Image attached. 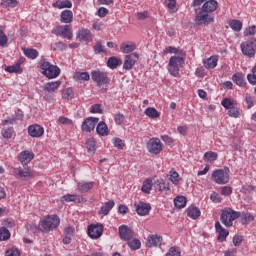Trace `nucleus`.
<instances>
[{"label": "nucleus", "instance_id": "f257e3e1", "mask_svg": "<svg viewBox=\"0 0 256 256\" xmlns=\"http://www.w3.org/2000/svg\"><path fill=\"white\" fill-rule=\"evenodd\" d=\"M241 217V212H237L231 208H225L220 215V221L225 227H233V221Z\"/></svg>", "mask_w": 256, "mask_h": 256}, {"label": "nucleus", "instance_id": "f03ea898", "mask_svg": "<svg viewBox=\"0 0 256 256\" xmlns=\"http://www.w3.org/2000/svg\"><path fill=\"white\" fill-rule=\"evenodd\" d=\"M61 223V219L59 216L52 215L44 218L39 226V229L43 231V233H49V231H53V229H57L59 224Z\"/></svg>", "mask_w": 256, "mask_h": 256}, {"label": "nucleus", "instance_id": "7ed1b4c3", "mask_svg": "<svg viewBox=\"0 0 256 256\" xmlns=\"http://www.w3.org/2000/svg\"><path fill=\"white\" fill-rule=\"evenodd\" d=\"M40 69L42 75H44L48 79H57V77L61 75V69L47 61L41 63Z\"/></svg>", "mask_w": 256, "mask_h": 256}, {"label": "nucleus", "instance_id": "20e7f679", "mask_svg": "<svg viewBox=\"0 0 256 256\" xmlns=\"http://www.w3.org/2000/svg\"><path fill=\"white\" fill-rule=\"evenodd\" d=\"M183 65H185L183 56H172L168 63V71L170 75H172V77H177Z\"/></svg>", "mask_w": 256, "mask_h": 256}, {"label": "nucleus", "instance_id": "39448f33", "mask_svg": "<svg viewBox=\"0 0 256 256\" xmlns=\"http://www.w3.org/2000/svg\"><path fill=\"white\" fill-rule=\"evenodd\" d=\"M211 179L217 185H227L229 183V167L214 170L211 174Z\"/></svg>", "mask_w": 256, "mask_h": 256}, {"label": "nucleus", "instance_id": "423d86ee", "mask_svg": "<svg viewBox=\"0 0 256 256\" xmlns=\"http://www.w3.org/2000/svg\"><path fill=\"white\" fill-rule=\"evenodd\" d=\"M243 55L253 59L256 54V38H251L245 42H242L240 45Z\"/></svg>", "mask_w": 256, "mask_h": 256}, {"label": "nucleus", "instance_id": "0eeeda50", "mask_svg": "<svg viewBox=\"0 0 256 256\" xmlns=\"http://www.w3.org/2000/svg\"><path fill=\"white\" fill-rule=\"evenodd\" d=\"M13 173L14 177H16V179H21V181H29V179L35 177V173H33L27 166L14 168Z\"/></svg>", "mask_w": 256, "mask_h": 256}, {"label": "nucleus", "instance_id": "6e6552de", "mask_svg": "<svg viewBox=\"0 0 256 256\" xmlns=\"http://www.w3.org/2000/svg\"><path fill=\"white\" fill-rule=\"evenodd\" d=\"M53 35H58L63 37L64 39H68L71 41L73 39V30L71 29V25H59L53 28L52 30Z\"/></svg>", "mask_w": 256, "mask_h": 256}, {"label": "nucleus", "instance_id": "1a4fd4ad", "mask_svg": "<svg viewBox=\"0 0 256 256\" xmlns=\"http://www.w3.org/2000/svg\"><path fill=\"white\" fill-rule=\"evenodd\" d=\"M195 21L197 25H209L215 21V17L209 14V12H205V10L201 9L197 12Z\"/></svg>", "mask_w": 256, "mask_h": 256}, {"label": "nucleus", "instance_id": "9d476101", "mask_svg": "<svg viewBox=\"0 0 256 256\" xmlns=\"http://www.w3.org/2000/svg\"><path fill=\"white\" fill-rule=\"evenodd\" d=\"M147 150L152 155H159L163 151V143L159 138H151L147 143Z\"/></svg>", "mask_w": 256, "mask_h": 256}, {"label": "nucleus", "instance_id": "9b49d317", "mask_svg": "<svg viewBox=\"0 0 256 256\" xmlns=\"http://www.w3.org/2000/svg\"><path fill=\"white\" fill-rule=\"evenodd\" d=\"M92 80L97 83L98 87H102V85H107L109 83V77L105 72L96 70L91 73Z\"/></svg>", "mask_w": 256, "mask_h": 256}, {"label": "nucleus", "instance_id": "f8f14e48", "mask_svg": "<svg viewBox=\"0 0 256 256\" xmlns=\"http://www.w3.org/2000/svg\"><path fill=\"white\" fill-rule=\"evenodd\" d=\"M99 123V118L97 117H88L86 118L82 125L81 129L82 131H85V133H91V131H95V127Z\"/></svg>", "mask_w": 256, "mask_h": 256}, {"label": "nucleus", "instance_id": "ddd939ff", "mask_svg": "<svg viewBox=\"0 0 256 256\" xmlns=\"http://www.w3.org/2000/svg\"><path fill=\"white\" fill-rule=\"evenodd\" d=\"M59 87H61V81H54V82H48L44 85V99L46 101H49V95H53V93H57L59 90Z\"/></svg>", "mask_w": 256, "mask_h": 256}, {"label": "nucleus", "instance_id": "4468645a", "mask_svg": "<svg viewBox=\"0 0 256 256\" xmlns=\"http://www.w3.org/2000/svg\"><path fill=\"white\" fill-rule=\"evenodd\" d=\"M119 237L122 241H131L135 237V231L129 226L121 225L119 227Z\"/></svg>", "mask_w": 256, "mask_h": 256}, {"label": "nucleus", "instance_id": "2eb2a0df", "mask_svg": "<svg viewBox=\"0 0 256 256\" xmlns=\"http://www.w3.org/2000/svg\"><path fill=\"white\" fill-rule=\"evenodd\" d=\"M137 61H139V54L131 53L130 55H126L124 58L123 69L126 71H131V69L135 67Z\"/></svg>", "mask_w": 256, "mask_h": 256}, {"label": "nucleus", "instance_id": "dca6fc26", "mask_svg": "<svg viewBox=\"0 0 256 256\" xmlns=\"http://www.w3.org/2000/svg\"><path fill=\"white\" fill-rule=\"evenodd\" d=\"M88 235L91 237V239H99V237L103 235V226L101 224L89 226Z\"/></svg>", "mask_w": 256, "mask_h": 256}, {"label": "nucleus", "instance_id": "f3484780", "mask_svg": "<svg viewBox=\"0 0 256 256\" xmlns=\"http://www.w3.org/2000/svg\"><path fill=\"white\" fill-rule=\"evenodd\" d=\"M134 207H136V212L141 217L149 215V211H151V204H147L145 202H135Z\"/></svg>", "mask_w": 256, "mask_h": 256}, {"label": "nucleus", "instance_id": "a211bd4d", "mask_svg": "<svg viewBox=\"0 0 256 256\" xmlns=\"http://www.w3.org/2000/svg\"><path fill=\"white\" fill-rule=\"evenodd\" d=\"M28 133L30 137H35L39 139V137H43V133H45V129L40 125L34 124L28 127Z\"/></svg>", "mask_w": 256, "mask_h": 256}, {"label": "nucleus", "instance_id": "6ab92c4d", "mask_svg": "<svg viewBox=\"0 0 256 256\" xmlns=\"http://www.w3.org/2000/svg\"><path fill=\"white\" fill-rule=\"evenodd\" d=\"M77 39H79V41H85L86 43L91 41V39H93V35L91 34V30L87 29V28H81L78 30L77 34H76Z\"/></svg>", "mask_w": 256, "mask_h": 256}, {"label": "nucleus", "instance_id": "aec40b11", "mask_svg": "<svg viewBox=\"0 0 256 256\" xmlns=\"http://www.w3.org/2000/svg\"><path fill=\"white\" fill-rule=\"evenodd\" d=\"M35 158V154L31 151H22L18 155V161L22 163V165H27V163H31L33 159Z\"/></svg>", "mask_w": 256, "mask_h": 256}, {"label": "nucleus", "instance_id": "412c9836", "mask_svg": "<svg viewBox=\"0 0 256 256\" xmlns=\"http://www.w3.org/2000/svg\"><path fill=\"white\" fill-rule=\"evenodd\" d=\"M215 229L218 232V241L221 243H223V241H227V237H229V230L223 228L219 222L215 223Z\"/></svg>", "mask_w": 256, "mask_h": 256}, {"label": "nucleus", "instance_id": "4be33fe9", "mask_svg": "<svg viewBox=\"0 0 256 256\" xmlns=\"http://www.w3.org/2000/svg\"><path fill=\"white\" fill-rule=\"evenodd\" d=\"M162 242H163V237L155 234V235L148 236L146 245L147 247H159V245H161Z\"/></svg>", "mask_w": 256, "mask_h": 256}, {"label": "nucleus", "instance_id": "5701e85b", "mask_svg": "<svg viewBox=\"0 0 256 256\" xmlns=\"http://www.w3.org/2000/svg\"><path fill=\"white\" fill-rule=\"evenodd\" d=\"M219 7V3H217L216 0H208L202 5V10L206 13H214V11H217V8Z\"/></svg>", "mask_w": 256, "mask_h": 256}, {"label": "nucleus", "instance_id": "b1692460", "mask_svg": "<svg viewBox=\"0 0 256 256\" xmlns=\"http://www.w3.org/2000/svg\"><path fill=\"white\" fill-rule=\"evenodd\" d=\"M154 189L156 191H169V183L163 179H158L153 183Z\"/></svg>", "mask_w": 256, "mask_h": 256}, {"label": "nucleus", "instance_id": "393cba45", "mask_svg": "<svg viewBox=\"0 0 256 256\" xmlns=\"http://www.w3.org/2000/svg\"><path fill=\"white\" fill-rule=\"evenodd\" d=\"M60 21L61 23H73V11L71 10H64L61 12L60 15Z\"/></svg>", "mask_w": 256, "mask_h": 256}, {"label": "nucleus", "instance_id": "a878e982", "mask_svg": "<svg viewBox=\"0 0 256 256\" xmlns=\"http://www.w3.org/2000/svg\"><path fill=\"white\" fill-rule=\"evenodd\" d=\"M96 133H98L100 137H107V135H109V127L105 122H99L96 126Z\"/></svg>", "mask_w": 256, "mask_h": 256}, {"label": "nucleus", "instance_id": "bb28decb", "mask_svg": "<svg viewBox=\"0 0 256 256\" xmlns=\"http://www.w3.org/2000/svg\"><path fill=\"white\" fill-rule=\"evenodd\" d=\"M73 79L74 81H77V83H83L84 81H89L91 76L88 74V72H75Z\"/></svg>", "mask_w": 256, "mask_h": 256}, {"label": "nucleus", "instance_id": "cd10ccee", "mask_svg": "<svg viewBox=\"0 0 256 256\" xmlns=\"http://www.w3.org/2000/svg\"><path fill=\"white\" fill-rule=\"evenodd\" d=\"M136 49L135 43L133 42H124L120 45V51L121 53H133V51Z\"/></svg>", "mask_w": 256, "mask_h": 256}, {"label": "nucleus", "instance_id": "c85d7f7f", "mask_svg": "<svg viewBox=\"0 0 256 256\" xmlns=\"http://www.w3.org/2000/svg\"><path fill=\"white\" fill-rule=\"evenodd\" d=\"M122 64L123 61L115 56L110 57L107 61V67H109V69H117V67H121Z\"/></svg>", "mask_w": 256, "mask_h": 256}, {"label": "nucleus", "instance_id": "c756f323", "mask_svg": "<svg viewBox=\"0 0 256 256\" xmlns=\"http://www.w3.org/2000/svg\"><path fill=\"white\" fill-rule=\"evenodd\" d=\"M186 213L191 219H199V217H201V210L195 206L188 207Z\"/></svg>", "mask_w": 256, "mask_h": 256}, {"label": "nucleus", "instance_id": "7c9ffc66", "mask_svg": "<svg viewBox=\"0 0 256 256\" xmlns=\"http://www.w3.org/2000/svg\"><path fill=\"white\" fill-rule=\"evenodd\" d=\"M93 182H78L77 189L81 193H87L88 191H91V188L93 187Z\"/></svg>", "mask_w": 256, "mask_h": 256}, {"label": "nucleus", "instance_id": "2f4dec72", "mask_svg": "<svg viewBox=\"0 0 256 256\" xmlns=\"http://www.w3.org/2000/svg\"><path fill=\"white\" fill-rule=\"evenodd\" d=\"M60 201H65L66 203H75L77 201V203H81V198L77 194H66L60 198Z\"/></svg>", "mask_w": 256, "mask_h": 256}, {"label": "nucleus", "instance_id": "473e14b6", "mask_svg": "<svg viewBox=\"0 0 256 256\" xmlns=\"http://www.w3.org/2000/svg\"><path fill=\"white\" fill-rule=\"evenodd\" d=\"M115 207V202L113 200H110L104 204V206L101 207V210L99 211V215H109V211Z\"/></svg>", "mask_w": 256, "mask_h": 256}, {"label": "nucleus", "instance_id": "72a5a7b5", "mask_svg": "<svg viewBox=\"0 0 256 256\" xmlns=\"http://www.w3.org/2000/svg\"><path fill=\"white\" fill-rule=\"evenodd\" d=\"M86 148L90 155H95V151L97 149V142L94 138H89L88 140H86Z\"/></svg>", "mask_w": 256, "mask_h": 256}, {"label": "nucleus", "instance_id": "f704fd0d", "mask_svg": "<svg viewBox=\"0 0 256 256\" xmlns=\"http://www.w3.org/2000/svg\"><path fill=\"white\" fill-rule=\"evenodd\" d=\"M218 61H219V58L217 56H212L208 58L206 61H204V67L206 69H215V67H217Z\"/></svg>", "mask_w": 256, "mask_h": 256}, {"label": "nucleus", "instance_id": "c9c22d12", "mask_svg": "<svg viewBox=\"0 0 256 256\" xmlns=\"http://www.w3.org/2000/svg\"><path fill=\"white\" fill-rule=\"evenodd\" d=\"M53 7H56V9H71L73 7V3L69 0L57 1L53 4Z\"/></svg>", "mask_w": 256, "mask_h": 256}, {"label": "nucleus", "instance_id": "e433bc0d", "mask_svg": "<svg viewBox=\"0 0 256 256\" xmlns=\"http://www.w3.org/2000/svg\"><path fill=\"white\" fill-rule=\"evenodd\" d=\"M23 53L25 57H28V59H37V57H39V51L33 48H25Z\"/></svg>", "mask_w": 256, "mask_h": 256}, {"label": "nucleus", "instance_id": "4c0bfd02", "mask_svg": "<svg viewBox=\"0 0 256 256\" xmlns=\"http://www.w3.org/2000/svg\"><path fill=\"white\" fill-rule=\"evenodd\" d=\"M217 155L216 152L208 151L204 154L203 159L206 163H213L214 161H217Z\"/></svg>", "mask_w": 256, "mask_h": 256}, {"label": "nucleus", "instance_id": "58836bf2", "mask_svg": "<svg viewBox=\"0 0 256 256\" xmlns=\"http://www.w3.org/2000/svg\"><path fill=\"white\" fill-rule=\"evenodd\" d=\"M174 205L177 209H183L187 205V198L185 196H177L174 199Z\"/></svg>", "mask_w": 256, "mask_h": 256}, {"label": "nucleus", "instance_id": "ea45409f", "mask_svg": "<svg viewBox=\"0 0 256 256\" xmlns=\"http://www.w3.org/2000/svg\"><path fill=\"white\" fill-rule=\"evenodd\" d=\"M229 26L231 27L232 31L239 33V31L243 29V22L239 20H230Z\"/></svg>", "mask_w": 256, "mask_h": 256}, {"label": "nucleus", "instance_id": "a19ab883", "mask_svg": "<svg viewBox=\"0 0 256 256\" xmlns=\"http://www.w3.org/2000/svg\"><path fill=\"white\" fill-rule=\"evenodd\" d=\"M151 189H153V180H151V179H146V180L143 182L141 191H142L143 193H146V195H149V193H151Z\"/></svg>", "mask_w": 256, "mask_h": 256}, {"label": "nucleus", "instance_id": "79ce46f5", "mask_svg": "<svg viewBox=\"0 0 256 256\" xmlns=\"http://www.w3.org/2000/svg\"><path fill=\"white\" fill-rule=\"evenodd\" d=\"M144 115H146L150 119H157V117H159L160 114H159V111H157V109L153 107H148L144 111Z\"/></svg>", "mask_w": 256, "mask_h": 256}, {"label": "nucleus", "instance_id": "37998d69", "mask_svg": "<svg viewBox=\"0 0 256 256\" xmlns=\"http://www.w3.org/2000/svg\"><path fill=\"white\" fill-rule=\"evenodd\" d=\"M221 105L224 107V109H231L237 105V101L231 98H224L221 102Z\"/></svg>", "mask_w": 256, "mask_h": 256}, {"label": "nucleus", "instance_id": "c03bdc74", "mask_svg": "<svg viewBox=\"0 0 256 256\" xmlns=\"http://www.w3.org/2000/svg\"><path fill=\"white\" fill-rule=\"evenodd\" d=\"M5 71H7V73H23L20 63H16L15 65L6 67Z\"/></svg>", "mask_w": 256, "mask_h": 256}, {"label": "nucleus", "instance_id": "a18cd8bd", "mask_svg": "<svg viewBox=\"0 0 256 256\" xmlns=\"http://www.w3.org/2000/svg\"><path fill=\"white\" fill-rule=\"evenodd\" d=\"M169 180L171 181V183H173V185H179L181 177L179 176V173H177V171L171 170Z\"/></svg>", "mask_w": 256, "mask_h": 256}, {"label": "nucleus", "instance_id": "49530a36", "mask_svg": "<svg viewBox=\"0 0 256 256\" xmlns=\"http://www.w3.org/2000/svg\"><path fill=\"white\" fill-rule=\"evenodd\" d=\"M1 5L5 9H8V8L13 9V8L17 7L18 2H17V0H2Z\"/></svg>", "mask_w": 256, "mask_h": 256}, {"label": "nucleus", "instance_id": "de8ad7c7", "mask_svg": "<svg viewBox=\"0 0 256 256\" xmlns=\"http://www.w3.org/2000/svg\"><path fill=\"white\" fill-rule=\"evenodd\" d=\"M51 49L53 51H65L67 49V45L63 43L62 41L55 42L51 44Z\"/></svg>", "mask_w": 256, "mask_h": 256}, {"label": "nucleus", "instance_id": "09e8293b", "mask_svg": "<svg viewBox=\"0 0 256 256\" xmlns=\"http://www.w3.org/2000/svg\"><path fill=\"white\" fill-rule=\"evenodd\" d=\"M74 96L75 93L73 92L72 88H66L62 90V99H66L67 101H69V99H73Z\"/></svg>", "mask_w": 256, "mask_h": 256}, {"label": "nucleus", "instance_id": "8fccbe9b", "mask_svg": "<svg viewBox=\"0 0 256 256\" xmlns=\"http://www.w3.org/2000/svg\"><path fill=\"white\" fill-rule=\"evenodd\" d=\"M11 237V232L5 227L0 228V241H7Z\"/></svg>", "mask_w": 256, "mask_h": 256}, {"label": "nucleus", "instance_id": "3c124183", "mask_svg": "<svg viewBox=\"0 0 256 256\" xmlns=\"http://www.w3.org/2000/svg\"><path fill=\"white\" fill-rule=\"evenodd\" d=\"M233 81L236 83V85H239V87H244L245 85V79H243L242 74H234Z\"/></svg>", "mask_w": 256, "mask_h": 256}, {"label": "nucleus", "instance_id": "603ef678", "mask_svg": "<svg viewBox=\"0 0 256 256\" xmlns=\"http://www.w3.org/2000/svg\"><path fill=\"white\" fill-rule=\"evenodd\" d=\"M93 49H94V53L96 55H99V53H107L105 46H103V44H101V42H96Z\"/></svg>", "mask_w": 256, "mask_h": 256}, {"label": "nucleus", "instance_id": "864d4df0", "mask_svg": "<svg viewBox=\"0 0 256 256\" xmlns=\"http://www.w3.org/2000/svg\"><path fill=\"white\" fill-rule=\"evenodd\" d=\"M128 246L130 247V249H134L135 251H137V249H141V242L137 239H131L130 241H128Z\"/></svg>", "mask_w": 256, "mask_h": 256}, {"label": "nucleus", "instance_id": "5fc2aeb1", "mask_svg": "<svg viewBox=\"0 0 256 256\" xmlns=\"http://www.w3.org/2000/svg\"><path fill=\"white\" fill-rule=\"evenodd\" d=\"M251 221H255V216H253L249 213L243 214V216L241 218V223L243 225H247V223H251Z\"/></svg>", "mask_w": 256, "mask_h": 256}, {"label": "nucleus", "instance_id": "6e6d98bb", "mask_svg": "<svg viewBox=\"0 0 256 256\" xmlns=\"http://www.w3.org/2000/svg\"><path fill=\"white\" fill-rule=\"evenodd\" d=\"M165 5L172 11V13H175L177 11V1L176 0H165Z\"/></svg>", "mask_w": 256, "mask_h": 256}, {"label": "nucleus", "instance_id": "4d7b16f0", "mask_svg": "<svg viewBox=\"0 0 256 256\" xmlns=\"http://www.w3.org/2000/svg\"><path fill=\"white\" fill-rule=\"evenodd\" d=\"M228 115L229 117H234V119H239L241 113L239 112V108L233 106L228 110Z\"/></svg>", "mask_w": 256, "mask_h": 256}, {"label": "nucleus", "instance_id": "13d9d810", "mask_svg": "<svg viewBox=\"0 0 256 256\" xmlns=\"http://www.w3.org/2000/svg\"><path fill=\"white\" fill-rule=\"evenodd\" d=\"M114 121L116 125L125 123V115L121 114V112H118L116 115H114Z\"/></svg>", "mask_w": 256, "mask_h": 256}, {"label": "nucleus", "instance_id": "bf43d9fd", "mask_svg": "<svg viewBox=\"0 0 256 256\" xmlns=\"http://www.w3.org/2000/svg\"><path fill=\"white\" fill-rule=\"evenodd\" d=\"M1 133L4 139H11V137H13V128L3 129Z\"/></svg>", "mask_w": 256, "mask_h": 256}, {"label": "nucleus", "instance_id": "052dcab7", "mask_svg": "<svg viewBox=\"0 0 256 256\" xmlns=\"http://www.w3.org/2000/svg\"><path fill=\"white\" fill-rule=\"evenodd\" d=\"M232 243H233L234 247H240L241 243H243V236L236 234L233 237Z\"/></svg>", "mask_w": 256, "mask_h": 256}, {"label": "nucleus", "instance_id": "680f3d73", "mask_svg": "<svg viewBox=\"0 0 256 256\" xmlns=\"http://www.w3.org/2000/svg\"><path fill=\"white\" fill-rule=\"evenodd\" d=\"M7 41H9L7 35H5V32L0 28V47H5V45H7Z\"/></svg>", "mask_w": 256, "mask_h": 256}, {"label": "nucleus", "instance_id": "e2e57ef3", "mask_svg": "<svg viewBox=\"0 0 256 256\" xmlns=\"http://www.w3.org/2000/svg\"><path fill=\"white\" fill-rule=\"evenodd\" d=\"M233 193V188L231 186H224L221 189V195H224V197H229Z\"/></svg>", "mask_w": 256, "mask_h": 256}, {"label": "nucleus", "instance_id": "0e129e2a", "mask_svg": "<svg viewBox=\"0 0 256 256\" xmlns=\"http://www.w3.org/2000/svg\"><path fill=\"white\" fill-rule=\"evenodd\" d=\"M5 256H21V252L17 248H10L6 251Z\"/></svg>", "mask_w": 256, "mask_h": 256}, {"label": "nucleus", "instance_id": "69168bd1", "mask_svg": "<svg viewBox=\"0 0 256 256\" xmlns=\"http://www.w3.org/2000/svg\"><path fill=\"white\" fill-rule=\"evenodd\" d=\"M210 199H211L212 203H221L223 201V198L220 197L217 192H213L210 195Z\"/></svg>", "mask_w": 256, "mask_h": 256}, {"label": "nucleus", "instance_id": "338daca9", "mask_svg": "<svg viewBox=\"0 0 256 256\" xmlns=\"http://www.w3.org/2000/svg\"><path fill=\"white\" fill-rule=\"evenodd\" d=\"M255 34H256V26L255 25L246 28L244 31V35L246 37L249 35H255Z\"/></svg>", "mask_w": 256, "mask_h": 256}, {"label": "nucleus", "instance_id": "774afa93", "mask_svg": "<svg viewBox=\"0 0 256 256\" xmlns=\"http://www.w3.org/2000/svg\"><path fill=\"white\" fill-rule=\"evenodd\" d=\"M165 256H181V252L175 247H171Z\"/></svg>", "mask_w": 256, "mask_h": 256}]
</instances>
